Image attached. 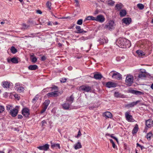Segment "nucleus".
<instances>
[{"instance_id":"nucleus-1","label":"nucleus","mask_w":153,"mask_h":153,"mask_svg":"<svg viewBox=\"0 0 153 153\" xmlns=\"http://www.w3.org/2000/svg\"><path fill=\"white\" fill-rule=\"evenodd\" d=\"M126 120L128 122H133L135 120L131 115L130 111H126L125 113Z\"/></svg>"},{"instance_id":"nucleus-2","label":"nucleus","mask_w":153,"mask_h":153,"mask_svg":"<svg viewBox=\"0 0 153 153\" xmlns=\"http://www.w3.org/2000/svg\"><path fill=\"white\" fill-rule=\"evenodd\" d=\"M80 91H82L87 92H91V87L87 85H82L79 88Z\"/></svg>"},{"instance_id":"nucleus-3","label":"nucleus","mask_w":153,"mask_h":153,"mask_svg":"<svg viewBox=\"0 0 153 153\" xmlns=\"http://www.w3.org/2000/svg\"><path fill=\"white\" fill-rule=\"evenodd\" d=\"M133 82V76L130 75H128L126 78L125 82L128 86L131 85Z\"/></svg>"},{"instance_id":"nucleus-4","label":"nucleus","mask_w":153,"mask_h":153,"mask_svg":"<svg viewBox=\"0 0 153 153\" xmlns=\"http://www.w3.org/2000/svg\"><path fill=\"white\" fill-rule=\"evenodd\" d=\"M114 22L113 21H110L108 23L105 25L104 28L109 30H111L114 27Z\"/></svg>"},{"instance_id":"nucleus-5","label":"nucleus","mask_w":153,"mask_h":153,"mask_svg":"<svg viewBox=\"0 0 153 153\" xmlns=\"http://www.w3.org/2000/svg\"><path fill=\"white\" fill-rule=\"evenodd\" d=\"M125 41V38H120L116 42L117 45L120 47L123 48Z\"/></svg>"},{"instance_id":"nucleus-6","label":"nucleus","mask_w":153,"mask_h":153,"mask_svg":"<svg viewBox=\"0 0 153 153\" xmlns=\"http://www.w3.org/2000/svg\"><path fill=\"white\" fill-rule=\"evenodd\" d=\"M114 72L112 76V77L113 78L117 80H120L122 79V75L117 72L113 71H111L110 73H111L112 72Z\"/></svg>"},{"instance_id":"nucleus-7","label":"nucleus","mask_w":153,"mask_h":153,"mask_svg":"<svg viewBox=\"0 0 153 153\" xmlns=\"http://www.w3.org/2000/svg\"><path fill=\"white\" fill-rule=\"evenodd\" d=\"M50 101L49 100H47L45 101L43 103V106L42 107V109L40 112L41 114L43 113L45 111L48 105L50 104Z\"/></svg>"},{"instance_id":"nucleus-8","label":"nucleus","mask_w":153,"mask_h":153,"mask_svg":"<svg viewBox=\"0 0 153 153\" xmlns=\"http://www.w3.org/2000/svg\"><path fill=\"white\" fill-rule=\"evenodd\" d=\"M50 101L49 100H47L45 101L43 103V106L42 107V109L40 112L41 114L43 113L45 111L48 105L50 104Z\"/></svg>"},{"instance_id":"nucleus-9","label":"nucleus","mask_w":153,"mask_h":153,"mask_svg":"<svg viewBox=\"0 0 153 153\" xmlns=\"http://www.w3.org/2000/svg\"><path fill=\"white\" fill-rule=\"evenodd\" d=\"M22 113L24 116L25 117H27L30 115V110L28 108H25L22 109Z\"/></svg>"},{"instance_id":"nucleus-10","label":"nucleus","mask_w":153,"mask_h":153,"mask_svg":"<svg viewBox=\"0 0 153 153\" xmlns=\"http://www.w3.org/2000/svg\"><path fill=\"white\" fill-rule=\"evenodd\" d=\"M105 20V19L104 16L102 15H99L97 16L96 17H95L94 20L100 23L104 22Z\"/></svg>"},{"instance_id":"nucleus-11","label":"nucleus","mask_w":153,"mask_h":153,"mask_svg":"<svg viewBox=\"0 0 153 153\" xmlns=\"http://www.w3.org/2000/svg\"><path fill=\"white\" fill-rule=\"evenodd\" d=\"M122 23L126 25H129L131 22V19L129 17H125L122 19Z\"/></svg>"},{"instance_id":"nucleus-12","label":"nucleus","mask_w":153,"mask_h":153,"mask_svg":"<svg viewBox=\"0 0 153 153\" xmlns=\"http://www.w3.org/2000/svg\"><path fill=\"white\" fill-rule=\"evenodd\" d=\"M49 146L48 144H46L42 146L37 147V148L40 150L47 151L49 149Z\"/></svg>"},{"instance_id":"nucleus-13","label":"nucleus","mask_w":153,"mask_h":153,"mask_svg":"<svg viewBox=\"0 0 153 153\" xmlns=\"http://www.w3.org/2000/svg\"><path fill=\"white\" fill-rule=\"evenodd\" d=\"M106 86L108 88H114L116 87L117 84L116 83L114 82H106Z\"/></svg>"},{"instance_id":"nucleus-14","label":"nucleus","mask_w":153,"mask_h":153,"mask_svg":"<svg viewBox=\"0 0 153 153\" xmlns=\"http://www.w3.org/2000/svg\"><path fill=\"white\" fill-rule=\"evenodd\" d=\"M18 113V110L17 109L13 108L12 110L10 111V114L13 117L16 116Z\"/></svg>"},{"instance_id":"nucleus-15","label":"nucleus","mask_w":153,"mask_h":153,"mask_svg":"<svg viewBox=\"0 0 153 153\" xmlns=\"http://www.w3.org/2000/svg\"><path fill=\"white\" fill-rule=\"evenodd\" d=\"M146 125L148 128H151L153 126V121L151 119L147 120L146 122Z\"/></svg>"},{"instance_id":"nucleus-16","label":"nucleus","mask_w":153,"mask_h":153,"mask_svg":"<svg viewBox=\"0 0 153 153\" xmlns=\"http://www.w3.org/2000/svg\"><path fill=\"white\" fill-rule=\"evenodd\" d=\"M141 101L140 100H137L135 102H133L130 103L128 104L126 106L129 108L133 107L135 105H136L138 103L140 102Z\"/></svg>"},{"instance_id":"nucleus-17","label":"nucleus","mask_w":153,"mask_h":153,"mask_svg":"<svg viewBox=\"0 0 153 153\" xmlns=\"http://www.w3.org/2000/svg\"><path fill=\"white\" fill-rule=\"evenodd\" d=\"M74 100V97L73 96V95H71L70 97H68L66 98V101L67 102H68L71 105L73 102Z\"/></svg>"},{"instance_id":"nucleus-18","label":"nucleus","mask_w":153,"mask_h":153,"mask_svg":"<svg viewBox=\"0 0 153 153\" xmlns=\"http://www.w3.org/2000/svg\"><path fill=\"white\" fill-rule=\"evenodd\" d=\"M131 46V43L130 41L125 39V41L124 42V48H129Z\"/></svg>"},{"instance_id":"nucleus-19","label":"nucleus","mask_w":153,"mask_h":153,"mask_svg":"<svg viewBox=\"0 0 153 153\" xmlns=\"http://www.w3.org/2000/svg\"><path fill=\"white\" fill-rule=\"evenodd\" d=\"M7 62L9 63L11 62L12 63L16 64L18 63V61L17 58L14 57L11 58L10 59H7Z\"/></svg>"},{"instance_id":"nucleus-20","label":"nucleus","mask_w":153,"mask_h":153,"mask_svg":"<svg viewBox=\"0 0 153 153\" xmlns=\"http://www.w3.org/2000/svg\"><path fill=\"white\" fill-rule=\"evenodd\" d=\"M75 28L77 30V33H86L87 32V31L84 30L82 29H81V27L79 26H76Z\"/></svg>"},{"instance_id":"nucleus-21","label":"nucleus","mask_w":153,"mask_h":153,"mask_svg":"<svg viewBox=\"0 0 153 153\" xmlns=\"http://www.w3.org/2000/svg\"><path fill=\"white\" fill-rule=\"evenodd\" d=\"M47 96L48 97H56L58 96V94L56 92V91H54V92H51L48 93L47 94Z\"/></svg>"},{"instance_id":"nucleus-22","label":"nucleus","mask_w":153,"mask_h":153,"mask_svg":"<svg viewBox=\"0 0 153 153\" xmlns=\"http://www.w3.org/2000/svg\"><path fill=\"white\" fill-rule=\"evenodd\" d=\"M104 116L106 118H111L112 115L111 113L108 111H106L103 114Z\"/></svg>"},{"instance_id":"nucleus-23","label":"nucleus","mask_w":153,"mask_h":153,"mask_svg":"<svg viewBox=\"0 0 153 153\" xmlns=\"http://www.w3.org/2000/svg\"><path fill=\"white\" fill-rule=\"evenodd\" d=\"M62 105L64 109L68 110L70 108L71 104L67 102L63 104Z\"/></svg>"},{"instance_id":"nucleus-24","label":"nucleus","mask_w":153,"mask_h":153,"mask_svg":"<svg viewBox=\"0 0 153 153\" xmlns=\"http://www.w3.org/2000/svg\"><path fill=\"white\" fill-rule=\"evenodd\" d=\"M131 93L133 94L138 95H143L144 94L143 92H142L138 91H136L134 90H132L131 91Z\"/></svg>"},{"instance_id":"nucleus-25","label":"nucleus","mask_w":153,"mask_h":153,"mask_svg":"<svg viewBox=\"0 0 153 153\" xmlns=\"http://www.w3.org/2000/svg\"><path fill=\"white\" fill-rule=\"evenodd\" d=\"M103 77L101 74L97 73L94 75V78L96 79H100Z\"/></svg>"},{"instance_id":"nucleus-26","label":"nucleus","mask_w":153,"mask_h":153,"mask_svg":"<svg viewBox=\"0 0 153 153\" xmlns=\"http://www.w3.org/2000/svg\"><path fill=\"white\" fill-rule=\"evenodd\" d=\"M10 82L7 81H5L3 82V86L4 88H10Z\"/></svg>"},{"instance_id":"nucleus-27","label":"nucleus","mask_w":153,"mask_h":153,"mask_svg":"<svg viewBox=\"0 0 153 153\" xmlns=\"http://www.w3.org/2000/svg\"><path fill=\"white\" fill-rule=\"evenodd\" d=\"M28 68L30 70H35L38 68V67L36 65H31L28 66Z\"/></svg>"},{"instance_id":"nucleus-28","label":"nucleus","mask_w":153,"mask_h":153,"mask_svg":"<svg viewBox=\"0 0 153 153\" xmlns=\"http://www.w3.org/2000/svg\"><path fill=\"white\" fill-rule=\"evenodd\" d=\"M123 6V4L121 3L117 4L115 6V9L116 10H120L122 9Z\"/></svg>"},{"instance_id":"nucleus-29","label":"nucleus","mask_w":153,"mask_h":153,"mask_svg":"<svg viewBox=\"0 0 153 153\" xmlns=\"http://www.w3.org/2000/svg\"><path fill=\"white\" fill-rule=\"evenodd\" d=\"M126 14V11L125 10H120V15L121 17L125 16Z\"/></svg>"},{"instance_id":"nucleus-30","label":"nucleus","mask_w":153,"mask_h":153,"mask_svg":"<svg viewBox=\"0 0 153 153\" xmlns=\"http://www.w3.org/2000/svg\"><path fill=\"white\" fill-rule=\"evenodd\" d=\"M138 126L137 124H136L132 130V134H134L136 133L138 131Z\"/></svg>"},{"instance_id":"nucleus-31","label":"nucleus","mask_w":153,"mask_h":153,"mask_svg":"<svg viewBox=\"0 0 153 153\" xmlns=\"http://www.w3.org/2000/svg\"><path fill=\"white\" fill-rule=\"evenodd\" d=\"M114 96L117 98H121L123 97V95L118 92H115L114 94Z\"/></svg>"},{"instance_id":"nucleus-32","label":"nucleus","mask_w":153,"mask_h":153,"mask_svg":"<svg viewBox=\"0 0 153 153\" xmlns=\"http://www.w3.org/2000/svg\"><path fill=\"white\" fill-rule=\"evenodd\" d=\"M82 146V145L80 142H78L77 144H76L74 146V148L76 149H77L81 148Z\"/></svg>"},{"instance_id":"nucleus-33","label":"nucleus","mask_w":153,"mask_h":153,"mask_svg":"<svg viewBox=\"0 0 153 153\" xmlns=\"http://www.w3.org/2000/svg\"><path fill=\"white\" fill-rule=\"evenodd\" d=\"M10 51L13 54L16 53L17 51V49L14 46L11 47Z\"/></svg>"},{"instance_id":"nucleus-34","label":"nucleus","mask_w":153,"mask_h":153,"mask_svg":"<svg viewBox=\"0 0 153 153\" xmlns=\"http://www.w3.org/2000/svg\"><path fill=\"white\" fill-rule=\"evenodd\" d=\"M153 136L152 134L150 132L147 134L146 135V137L147 140H150L151 139V137Z\"/></svg>"},{"instance_id":"nucleus-35","label":"nucleus","mask_w":153,"mask_h":153,"mask_svg":"<svg viewBox=\"0 0 153 153\" xmlns=\"http://www.w3.org/2000/svg\"><path fill=\"white\" fill-rule=\"evenodd\" d=\"M95 17L92 16H89L87 17L85 19V20H94Z\"/></svg>"},{"instance_id":"nucleus-36","label":"nucleus","mask_w":153,"mask_h":153,"mask_svg":"<svg viewBox=\"0 0 153 153\" xmlns=\"http://www.w3.org/2000/svg\"><path fill=\"white\" fill-rule=\"evenodd\" d=\"M137 6L140 10H143L144 9V6L142 4L139 3L137 4Z\"/></svg>"},{"instance_id":"nucleus-37","label":"nucleus","mask_w":153,"mask_h":153,"mask_svg":"<svg viewBox=\"0 0 153 153\" xmlns=\"http://www.w3.org/2000/svg\"><path fill=\"white\" fill-rule=\"evenodd\" d=\"M39 96L38 94H37L36 95L34 98L32 100V103H35L36 101L39 98Z\"/></svg>"},{"instance_id":"nucleus-38","label":"nucleus","mask_w":153,"mask_h":153,"mask_svg":"<svg viewBox=\"0 0 153 153\" xmlns=\"http://www.w3.org/2000/svg\"><path fill=\"white\" fill-rule=\"evenodd\" d=\"M7 110L10 113V111L12 110L14 108L13 106L10 105H7Z\"/></svg>"},{"instance_id":"nucleus-39","label":"nucleus","mask_w":153,"mask_h":153,"mask_svg":"<svg viewBox=\"0 0 153 153\" xmlns=\"http://www.w3.org/2000/svg\"><path fill=\"white\" fill-rule=\"evenodd\" d=\"M146 75L145 73H141L138 76V77L139 78L143 79V78L146 77Z\"/></svg>"},{"instance_id":"nucleus-40","label":"nucleus","mask_w":153,"mask_h":153,"mask_svg":"<svg viewBox=\"0 0 153 153\" xmlns=\"http://www.w3.org/2000/svg\"><path fill=\"white\" fill-rule=\"evenodd\" d=\"M136 53L139 56H142L143 55H144V54H143V52L141 51H140L139 50H138L136 51Z\"/></svg>"},{"instance_id":"nucleus-41","label":"nucleus","mask_w":153,"mask_h":153,"mask_svg":"<svg viewBox=\"0 0 153 153\" xmlns=\"http://www.w3.org/2000/svg\"><path fill=\"white\" fill-rule=\"evenodd\" d=\"M46 5L47 7L48 8V9L49 10H50L51 9V3L50 1H47L46 3Z\"/></svg>"},{"instance_id":"nucleus-42","label":"nucleus","mask_w":153,"mask_h":153,"mask_svg":"<svg viewBox=\"0 0 153 153\" xmlns=\"http://www.w3.org/2000/svg\"><path fill=\"white\" fill-rule=\"evenodd\" d=\"M51 146L52 148L56 147V148H57L58 149H60V145L58 143H54L52 144L51 145Z\"/></svg>"},{"instance_id":"nucleus-43","label":"nucleus","mask_w":153,"mask_h":153,"mask_svg":"<svg viewBox=\"0 0 153 153\" xmlns=\"http://www.w3.org/2000/svg\"><path fill=\"white\" fill-rule=\"evenodd\" d=\"M106 135L110 136L111 138L115 139L116 140V141L117 142V143L118 142V141L117 138V137L114 136L113 134H106Z\"/></svg>"},{"instance_id":"nucleus-44","label":"nucleus","mask_w":153,"mask_h":153,"mask_svg":"<svg viewBox=\"0 0 153 153\" xmlns=\"http://www.w3.org/2000/svg\"><path fill=\"white\" fill-rule=\"evenodd\" d=\"M52 89V91L53 90H55V91H56V92L58 91V88L56 86H54L53 87H51V88Z\"/></svg>"},{"instance_id":"nucleus-45","label":"nucleus","mask_w":153,"mask_h":153,"mask_svg":"<svg viewBox=\"0 0 153 153\" xmlns=\"http://www.w3.org/2000/svg\"><path fill=\"white\" fill-rule=\"evenodd\" d=\"M24 88L21 87H19L17 88V91L19 92H21L22 91H23Z\"/></svg>"},{"instance_id":"nucleus-46","label":"nucleus","mask_w":153,"mask_h":153,"mask_svg":"<svg viewBox=\"0 0 153 153\" xmlns=\"http://www.w3.org/2000/svg\"><path fill=\"white\" fill-rule=\"evenodd\" d=\"M82 22L83 20L82 19H79L77 21V24L79 25H81L82 23Z\"/></svg>"},{"instance_id":"nucleus-47","label":"nucleus","mask_w":153,"mask_h":153,"mask_svg":"<svg viewBox=\"0 0 153 153\" xmlns=\"http://www.w3.org/2000/svg\"><path fill=\"white\" fill-rule=\"evenodd\" d=\"M88 39V37H85L84 36H82L80 38H79V39L81 40H86Z\"/></svg>"},{"instance_id":"nucleus-48","label":"nucleus","mask_w":153,"mask_h":153,"mask_svg":"<svg viewBox=\"0 0 153 153\" xmlns=\"http://www.w3.org/2000/svg\"><path fill=\"white\" fill-rule=\"evenodd\" d=\"M4 108L2 106L0 105V113H2L4 110Z\"/></svg>"},{"instance_id":"nucleus-49","label":"nucleus","mask_w":153,"mask_h":153,"mask_svg":"<svg viewBox=\"0 0 153 153\" xmlns=\"http://www.w3.org/2000/svg\"><path fill=\"white\" fill-rule=\"evenodd\" d=\"M37 60V58L35 57H34L32 58V59L31 61L35 63V62H36Z\"/></svg>"},{"instance_id":"nucleus-50","label":"nucleus","mask_w":153,"mask_h":153,"mask_svg":"<svg viewBox=\"0 0 153 153\" xmlns=\"http://www.w3.org/2000/svg\"><path fill=\"white\" fill-rule=\"evenodd\" d=\"M29 27V26L28 25H27L25 24H23L22 25V27L24 29H26L27 28Z\"/></svg>"},{"instance_id":"nucleus-51","label":"nucleus","mask_w":153,"mask_h":153,"mask_svg":"<svg viewBox=\"0 0 153 153\" xmlns=\"http://www.w3.org/2000/svg\"><path fill=\"white\" fill-rule=\"evenodd\" d=\"M67 80V79L65 78H62L61 79L60 81L62 83H64L66 82Z\"/></svg>"},{"instance_id":"nucleus-52","label":"nucleus","mask_w":153,"mask_h":153,"mask_svg":"<svg viewBox=\"0 0 153 153\" xmlns=\"http://www.w3.org/2000/svg\"><path fill=\"white\" fill-rule=\"evenodd\" d=\"M42 126H45V125L47 124V122L45 121V120H44L42 121Z\"/></svg>"},{"instance_id":"nucleus-53","label":"nucleus","mask_w":153,"mask_h":153,"mask_svg":"<svg viewBox=\"0 0 153 153\" xmlns=\"http://www.w3.org/2000/svg\"><path fill=\"white\" fill-rule=\"evenodd\" d=\"M81 134H82L81 133L80 131L79 130L78 131L77 135L76 137L77 138H78L79 137H80L81 136Z\"/></svg>"},{"instance_id":"nucleus-54","label":"nucleus","mask_w":153,"mask_h":153,"mask_svg":"<svg viewBox=\"0 0 153 153\" xmlns=\"http://www.w3.org/2000/svg\"><path fill=\"white\" fill-rule=\"evenodd\" d=\"M41 60L44 61L46 59V58L45 56H43L41 57Z\"/></svg>"},{"instance_id":"nucleus-55","label":"nucleus","mask_w":153,"mask_h":153,"mask_svg":"<svg viewBox=\"0 0 153 153\" xmlns=\"http://www.w3.org/2000/svg\"><path fill=\"white\" fill-rule=\"evenodd\" d=\"M112 146L113 148H114V149H115V148H117V146L115 145V144L114 143L112 144Z\"/></svg>"},{"instance_id":"nucleus-56","label":"nucleus","mask_w":153,"mask_h":153,"mask_svg":"<svg viewBox=\"0 0 153 153\" xmlns=\"http://www.w3.org/2000/svg\"><path fill=\"white\" fill-rule=\"evenodd\" d=\"M23 117L21 115H18V119H21Z\"/></svg>"},{"instance_id":"nucleus-57","label":"nucleus","mask_w":153,"mask_h":153,"mask_svg":"<svg viewBox=\"0 0 153 153\" xmlns=\"http://www.w3.org/2000/svg\"><path fill=\"white\" fill-rule=\"evenodd\" d=\"M37 13L39 14H41L42 13L41 11L39 10H37Z\"/></svg>"},{"instance_id":"nucleus-58","label":"nucleus","mask_w":153,"mask_h":153,"mask_svg":"<svg viewBox=\"0 0 153 153\" xmlns=\"http://www.w3.org/2000/svg\"><path fill=\"white\" fill-rule=\"evenodd\" d=\"M58 46L59 47H61L62 46V44L60 43L59 42L58 43Z\"/></svg>"},{"instance_id":"nucleus-59","label":"nucleus","mask_w":153,"mask_h":153,"mask_svg":"<svg viewBox=\"0 0 153 153\" xmlns=\"http://www.w3.org/2000/svg\"><path fill=\"white\" fill-rule=\"evenodd\" d=\"M68 69L70 71H71L72 69V67L71 66H69L68 67Z\"/></svg>"},{"instance_id":"nucleus-60","label":"nucleus","mask_w":153,"mask_h":153,"mask_svg":"<svg viewBox=\"0 0 153 153\" xmlns=\"http://www.w3.org/2000/svg\"><path fill=\"white\" fill-rule=\"evenodd\" d=\"M110 142L112 143V144H113V143H114V142L113 141V140H112L111 139H110Z\"/></svg>"},{"instance_id":"nucleus-61","label":"nucleus","mask_w":153,"mask_h":153,"mask_svg":"<svg viewBox=\"0 0 153 153\" xmlns=\"http://www.w3.org/2000/svg\"><path fill=\"white\" fill-rule=\"evenodd\" d=\"M110 142L112 143V144H113V143H114V142L113 141V140H112L111 139H110Z\"/></svg>"},{"instance_id":"nucleus-62","label":"nucleus","mask_w":153,"mask_h":153,"mask_svg":"<svg viewBox=\"0 0 153 153\" xmlns=\"http://www.w3.org/2000/svg\"><path fill=\"white\" fill-rule=\"evenodd\" d=\"M53 25H57L58 24L57 22H53Z\"/></svg>"},{"instance_id":"nucleus-63","label":"nucleus","mask_w":153,"mask_h":153,"mask_svg":"<svg viewBox=\"0 0 153 153\" xmlns=\"http://www.w3.org/2000/svg\"><path fill=\"white\" fill-rule=\"evenodd\" d=\"M141 73H146V70H143V71H141Z\"/></svg>"},{"instance_id":"nucleus-64","label":"nucleus","mask_w":153,"mask_h":153,"mask_svg":"<svg viewBox=\"0 0 153 153\" xmlns=\"http://www.w3.org/2000/svg\"><path fill=\"white\" fill-rule=\"evenodd\" d=\"M74 1L76 2V3L77 4V5H78L79 4V2L78 1V0H74Z\"/></svg>"}]
</instances>
